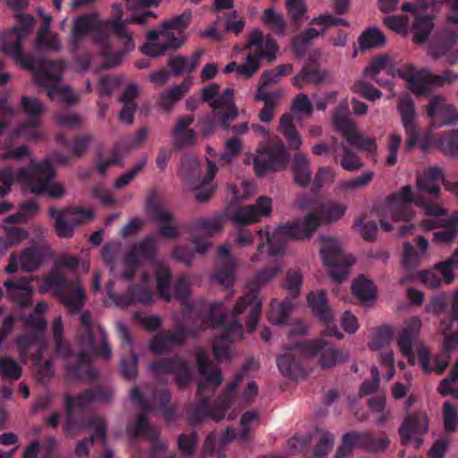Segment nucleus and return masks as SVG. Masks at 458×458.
I'll return each mask as SVG.
<instances>
[{
	"label": "nucleus",
	"mask_w": 458,
	"mask_h": 458,
	"mask_svg": "<svg viewBox=\"0 0 458 458\" xmlns=\"http://www.w3.org/2000/svg\"><path fill=\"white\" fill-rule=\"evenodd\" d=\"M185 318H193L198 330L202 331L208 327L224 328V333L216 337L213 343V352L217 362L229 358L231 343L242 339L243 327L239 316H230L223 301H216L211 305L199 301L187 304L183 309Z\"/></svg>",
	"instance_id": "f257e3e1"
},
{
	"label": "nucleus",
	"mask_w": 458,
	"mask_h": 458,
	"mask_svg": "<svg viewBox=\"0 0 458 458\" xmlns=\"http://www.w3.org/2000/svg\"><path fill=\"white\" fill-rule=\"evenodd\" d=\"M284 348L288 352L277 357L276 365L283 376L292 379H297L305 375L301 358L296 355V352L319 356V364L322 368L334 367L337 363L345 361L348 358L346 353L335 349L330 343L323 338L284 344Z\"/></svg>",
	"instance_id": "f03ea898"
},
{
	"label": "nucleus",
	"mask_w": 458,
	"mask_h": 458,
	"mask_svg": "<svg viewBox=\"0 0 458 458\" xmlns=\"http://www.w3.org/2000/svg\"><path fill=\"white\" fill-rule=\"evenodd\" d=\"M345 211L344 205L334 203L324 207L320 212H313L302 219L279 225L272 236L266 233L269 255L273 257L282 255L287 240L310 239L322 221H336L344 215Z\"/></svg>",
	"instance_id": "7ed1b4c3"
},
{
	"label": "nucleus",
	"mask_w": 458,
	"mask_h": 458,
	"mask_svg": "<svg viewBox=\"0 0 458 458\" xmlns=\"http://www.w3.org/2000/svg\"><path fill=\"white\" fill-rule=\"evenodd\" d=\"M196 362L201 377L197 387L199 402L191 408L189 422L192 426L200 424L206 419L216 421L223 420L227 411H221L216 400L210 403V396L216 393L223 382V376L219 368H213L208 353L203 349L196 352Z\"/></svg>",
	"instance_id": "20e7f679"
},
{
	"label": "nucleus",
	"mask_w": 458,
	"mask_h": 458,
	"mask_svg": "<svg viewBox=\"0 0 458 458\" xmlns=\"http://www.w3.org/2000/svg\"><path fill=\"white\" fill-rule=\"evenodd\" d=\"M24 38H26L19 31L18 27L5 31L2 36L3 51L12 56L21 67L33 72L37 83L47 85L60 80L63 70L66 68V63L63 60L38 61L33 55L24 54Z\"/></svg>",
	"instance_id": "39448f33"
},
{
	"label": "nucleus",
	"mask_w": 458,
	"mask_h": 458,
	"mask_svg": "<svg viewBox=\"0 0 458 458\" xmlns=\"http://www.w3.org/2000/svg\"><path fill=\"white\" fill-rule=\"evenodd\" d=\"M192 13L185 10L161 24L160 30H149L147 33V42L141 51L150 57H157L169 50H177L186 40L185 30L191 24Z\"/></svg>",
	"instance_id": "423d86ee"
},
{
	"label": "nucleus",
	"mask_w": 458,
	"mask_h": 458,
	"mask_svg": "<svg viewBox=\"0 0 458 458\" xmlns=\"http://www.w3.org/2000/svg\"><path fill=\"white\" fill-rule=\"evenodd\" d=\"M64 325L61 318L55 319L53 337L55 353L64 360V369L69 378L91 383L98 377V372L91 367V356L88 352H75L71 344L63 338Z\"/></svg>",
	"instance_id": "0eeeda50"
},
{
	"label": "nucleus",
	"mask_w": 458,
	"mask_h": 458,
	"mask_svg": "<svg viewBox=\"0 0 458 458\" xmlns=\"http://www.w3.org/2000/svg\"><path fill=\"white\" fill-rule=\"evenodd\" d=\"M281 272L282 267L280 266L269 267L259 271L248 281V293L237 301L233 310V316H239L243 313L248 307L250 308L246 321V330L248 333H253L259 322L262 307V301L259 299V291L261 287Z\"/></svg>",
	"instance_id": "6e6552de"
},
{
	"label": "nucleus",
	"mask_w": 458,
	"mask_h": 458,
	"mask_svg": "<svg viewBox=\"0 0 458 458\" xmlns=\"http://www.w3.org/2000/svg\"><path fill=\"white\" fill-rule=\"evenodd\" d=\"M161 0H136L132 8H128L132 12L131 17L123 18L121 4H113V13L114 18L107 21L106 27L114 31L120 39L123 41L125 52L134 49V40L131 34L127 30L126 25L135 23L145 25L150 20L156 19L157 15L149 11L150 6H157Z\"/></svg>",
	"instance_id": "1a4fd4ad"
},
{
	"label": "nucleus",
	"mask_w": 458,
	"mask_h": 458,
	"mask_svg": "<svg viewBox=\"0 0 458 458\" xmlns=\"http://www.w3.org/2000/svg\"><path fill=\"white\" fill-rule=\"evenodd\" d=\"M55 177V172L48 158L34 165L31 169L20 168L17 174V180L27 184L33 194H47L52 199H59L64 195V188L60 184L50 185Z\"/></svg>",
	"instance_id": "9d476101"
},
{
	"label": "nucleus",
	"mask_w": 458,
	"mask_h": 458,
	"mask_svg": "<svg viewBox=\"0 0 458 458\" xmlns=\"http://www.w3.org/2000/svg\"><path fill=\"white\" fill-rule=\"evenodd\" d=\"M114 396V391L104 386H97L84 392L76 394H66L64 397V408L67 418L64 425V432L67 437H73V428H81V423L73 417V413L78 410H85L92 403L99 402L108 403Z\"/></svg>",
	"instance_id": "9b49d317"
},
{
	"label": "nucleus",
	"mask_w": 458,
	"mask_h": 458,
	"mask_svg": "<svg viewBox=\"0 0 458 458\" xmlns=\"http://www.w3.org/2000/svg\"><path fill=\"white\" fill-rule=\"evenodd\" d=\"M81 327L77 332V343L81 351L89 352L91 354L102 355L109 360L112 354L111 347L107 342L106 333L104 328L93 323L89 311H83L80 316Z\"/></svg>",
	"instance_id": "f8f14e48"
},
{
	"label": "nucleus",
	"mask_w": 458,
	"mask_h": 458,
	"mask_svg": "<svg viewBox=\"0 0 458 458\" xmlns=\"http://www.w3.org/2000/svg\"><path fill=\"white\" fill-rule=\"evenodd\" d=\"M398 74L408 82L410 90L418 97L429 94L433 87L451 84L457 79L451 70H446L437 75L426 69L417 71L413 64L398 69Z\"/></svg>",
	"instance_id": "ddd939ff"
},
{
	"label": "nucleus",
	"mask_w": 458,
	"mask_h": 458,
	"mask_svg": "<svg viewBox=\"0 0 458 458\" xmlns=\"http://www.w3.org/2000/svg\"><path fill=\"white\" fill-rule=\"evenodd\" d=\"M44 285L52 290L55 296L72 313H79L85 304L86 293L80 284H72L59 271H51L44 281Z\"/></svg>",
	"instance_id": "4468645a"
},
{
	"label": "nucleus",
	"mask_w": 458,
	"mask_h": 458,
	"mask_svg": "<svg viewBox=\"0 0 458 458\" xmlns=\"http://www.w3.org/2000/svg\"><path fill=\"white\" fill-rule=\"evenodd\" d=\"M332 123L347 143L360 150L374 154L377 148L375 138L365 137L355 128L350 118V110L346 102L340 103L332 114Z\"/></svg>",
	"instance_id": "2eb2a0df"
},
{
	"label": "nucleus",
	"mask_w": 458,
	"mask_h": 458,
	"mask_svg": "<svg viewBox=\"0 0 458 458\" xmlns=\"http://www.w3.org/2000/svg\"><path fill=\"white\" fill-rule=\"evenodd\" d=\"M323 242L320 254L323 264L329 268L330 276L338 284H342L347 277L350 267L355 262L351 255L343 252L338 241L322 236Z\"/></svg>",
	"instance_id": "dca6fc26"
},
{
	"label": "nucleus",
	"mask_w": 458,
	"mask_h": 458,
	"mask_svg": "<svg viewBox=\"0 0 458 458\" xmlns=\"http://www.w3.org/2000/svg\"><path fill=\"white\" fill-rule=\"evenodd\" d=\"M48 216L55 220V231L60 238H72L75 228L90 222L95 216L92 209L80 207H69L62 210L51 207Z\"/></svg>",
	"instance_id": "f3484780"
},
{
	"label": "nucleus",
	"mask_w": 458,
	"mask_h": 458,
	"mask_svg": "<svg viewBox=\"0 0 458 458\" xmlns=\"http://www.w3.org/2000/svg\"><path fill=\"white\" fill-rule=\"evenodd\" d=\"M98 14L96 13H89L78 16L73 21L72 29V38L70 41L71 53H75L80 49L82 39L89 33H96V40L101 43L106 48H108L109 39L106 31L112 30L106 27V22L97 23L96 20Z\"/></svg>",
	"instance_id": "a211bd4d"
},
{
	"label": "nucleus",
	"mask_w": 458,
	"mask_h": 458,
	"mask_svg": "<svg viewBox=\"0 0 458 458\" xmlns=\"http://www.w3.org/2000/svg\"><path fill=\"white\" fill-rule=\"evenodd\" d=\"M149 369L157 380L164 382L166 375H174V382L180 389L186 388L192 381L189 362L179 355L161 358L152 361Z\"/></svg>",
	"instance_id": "6ab92c4d"
},
{
	"label": "nucleus",
	"mask_w": 458,
	"mask_h": 458,
	"mask_svg": "<svg viewBox=\"0 0 458 458\" xmlns=\"http://www.w3.org/2000/svg\"><path fill=\"white\" fill-rule=\"evenodd\" d=\"M290 155L282 141L259 148L254 158V170L259 177L267 172L280 171L286 168Z\"/></svg>",
	"instance_id": "aec40b11"
},
{
	"label": "nucleus",
	"mask_w": 458,
	"mask_h": 458,
	"mask_svg": "<svg viewBox=\"0 0 458 458\" xmlns=\"http://www.w3.org/2000/svg\"><path fill=\"white\" fill-rule=\"evenodd\" d=\"M165 201L156 191L148 193L145 209L148 216L155 221L160 223L158 233L161 236L167 239H176L179 236L178 230L169 223L174 220V215L164 208Z\"/></svg>",
	"instance_id": "412c9836"
},
{
	"label": "nucleus",
	"mask_w": 458,
	"mask_h": 458,
	"mask_svg": "<svg viewBox=\"0 0 458 458\" xmlns=\"http://www.w3.org/2000/svg\"><path fill=\"white\" fill-rule=\"evenodd\" d=\"M307 301L314 315L320 322L327 325V327L322 332V335L334 336L337 339H342L344 335L334 324L335 313L327 303L326 292L319 291L318 293H310L308 294Z\"/></svg>",
	"instance_id": "4be33fe9"
},
{
	"label": "nucleus",
	"mask_w": 458,
	"mask_h": 458,
	"mask_svg": "<svg viewBox=\"0 0 458 458\" xmlns=\"http://www.w3.org/2000/svg\"><path fill=\"white\" fill-rule=\"evenodd\" d=\"M427 114L434 128L458 123V109L454 105L447 103L445 98L440 95H435L429 98Z\"/></svg>",
	"instance_id": "5701e85b"
},
{
	"label": "nucleus",
	"mask_w": 458,
	"mask_h": 458,
	"mask_svg": "<svg viewBox=\"0 0 458 458\" xmlns=\"http://www.w3.org/2000/svg\"><path fill=\"white\" fill-rule=\"evenodd\" d=\"M272 200L267 196L258 198L254 205L240 207L228 214L232 223L246 226L260 220L261 216H268L272 210Z\"/></svg>",
	"instance_id": "b1692460"
},
{
	"label": "nucleus",
	"mask_w": 458,
	"mask_h": 458,
	"mask_svg": "<svg viewBox=\"0 0 458 458\" xmlns=\"http://www.w3.org/2000/svg\"><path fill=\"white\" fill-rule=\"evenodd\" d=\"M397 111L406 133V149L411 151L419 140V129L416 123L415 103L408 94L399 97Z\"/></svg>",
	"instance_id": "393cba45"
},
{
	"label": "nucleus",
	"mask_w": 458,
	"mask_h": 458,
	"mask_svg": "<svg viewBox=\"0 0 458 458\" xmlns=\"http://www.w3.org/2000/svg\"><path fill=\"white\" fill-rule=\"evenodd\" d=\"M415 200L416 197L414 198L411 186L409 184L403 186L398 192L388 196L386 202L394 221L410 222L415 216L411 208Z\"/></svg>",
	"instance_id": "a878e982"
},
{
	"label": "nucleus",
	"mask_w": 458,
	"mask_h": 458,
	"mask_svg": "<svg viewBox=\"0 0 458 458\" xmlns=\"http://www.w3.org/2000/svg\"><path fill=\"white\" fill-rule=\"evenodd\" d=\"M454 269L458 270V247L450 258L436 264L434 269L421 271L420 278L421 282L431 288L439 286L442 280L450 284L454 281Z\"/></svg>",
	"instance_id": "bb28decb"
},
{
	"label": "nucleus",
	"mask_w": 458,
	"mask_h": 458,
	"mask_svg": "<svg viewBox=\"0 0 458 458\" xmlns=\"http://www.w3.org/2000/svg\"><path fill=\"white\" fill-rule=\"evenodd\" d=\"M188 337V333L182 325L164 333H157L149 343V351L160 355L174 345H182Z\"/></svg>",
	"instance_id": "cd10ccee"
},
{
	"label": "nucleus",
	"mask_w": 458,
	"mask_h": 458,
	"mask_svg": "<svg viewBox=\"0 0 458 458\" xmlns=\"http://www.w3.org/2000/svg\"><path fill=\"white\" fill-rule=\"evenodd\" d=\"M30 280L31 277H21L16 280L7 279L4 283L7 297L21 308L31 305L34 288Z\"/></svg>",
	"instance_id": "c85d7f7f"
},
{
	"label": "nucleus",
	"mask_w": 458,
	"mask_h": 458,
	"mask_svg": "<svg viewBox=\"0 0 458 458\" xmlns=\"http://www.w3.org/2000/svg\"><path fill=\"white\" fill-rule=\"evenodd\" d=\"M440 182H445L442 170L437 166L427 168L423 174L417 176L418 195L428 194L432 198H438L441 192Z\"/></svg>",
	"instance_id": "c756f323"
},
{
	"label": "nucleus",
	"mask_w": 458,
	"mask_h": 458,
	"mask_svg": "<svg viewBox=\"0 0 458 458\" xmlns=\"http://www.w3.org/2000/svg\"><path fill=\"white\" fill-rule=\"evenodd\" d=\"M50 255L51 249L48 246L40 243L32 244L21 252V269L25 272L36 271Z\"/></svg>",
	"instance_id": "7c9ffc66"
},
{
	"label": "nucleus",
	"mask_w": 458,
	"mask_h": 458,
	"mask_svg": "<svg viewBox=\"0 0 458 458\" xmlns=\"http://www.w3.org/2000/svg\"><path fill=\"white\" fill-rule=\"evenodd\" d=\"M196 227L206 231V235L195 234L192 237V242L195 245L196 252L199 254L206 253L211 247L209 239L223 229V222L220 217L200 218L196 222Z\"/></svg>",
	"instance_id": "2f4dec72"
},
{
	"label": "nucleus",
	"mask_w": 458,
	"mask_h": 458,
	"mask_svg": "<svg viewBox=\"0 0 458 458\" xmlns=\"http://www.w3.org/2000/svg\"><path fill=\"white\" fill-rule=\"evenodd\" d=\"M421 327L420 320L418 318H409L404 327L399 333L398 346L403 355L408 357L409 361L414 363L412 345L415 342Z\"/></svg>",
	"instance_id": "473e14b6"
},
{
	"label": "nucleus",
	"mask_w": 458,
	"mask_h": 458,
	"mask_svg": "<svg viewBox=\"0 0 458 458\" xmlns=\"http://www.w3.org/2000/svg\"><path fill=\"white\" fill-rule=\"evenodd\" d=\"M193 122L194 118L189 115L178 118L172 131V137L177 148H183L195 144L197 133L193 129L190 128Z\"/></svg>",
	"instance_id": "72a5a7b5"
},
{
	"label": "nucleus",
	"mask_w": 458,
	"mask_h": 458,
	"mask_svg": "<svg viewBox=\"0 0 458 458\" xmlns=\"http://www.w3.org/2000/svg\"><path fill=\"white\" fill-rule=\"evenodd\" d=\"M428 430V417L425 413H413L409 415L399 428L402 443L407 445L411 435H423Z\"/></svg>",
	"instance_id": "f704fd0d"
},
{
	"label": "nucleus",
	"mask_w": 458,
	"mask_h": 458,
	"mask_svg": "<svg viewBox=\"0 0 458 458\" xmlns=\"http://www.w3.org/2000/svg\"><path fill=\"white\" fill-rule=\"evenodd\" d=\"M146 413L141 411L133 420L127 424L126 433L130 441L137 440L142 436L151 440H155L157 437V432L149 425Z\"/></svg>",
	"instance_id": "c9c22d12"
},
{
	"label": "nucleus",
	"mask_w": 458,
	"mask_h": 458,
	"mask_svg": "<svg viewBox=\"0 0 458 458\" xmlns=\"http://www.w3.org/2000/svg\"><path fill=\"white\" fill-rule=\"evenodd\" d=\"M357 439L358 447L362 448L368 453H381L386 451L390 444L387 436L383 433L379 437H376L370 432L354 431Z\"/></svg>",
	"instance_id": "e433bc0d"
},
{
	"label": "nucleus",
	"mask_w": 458,
	"mask_h": 458,
	"mask_svg": "<svg viewBox=\"0 0 458 458\" xmlns=\"http://www.w3.org/2000/svg\"><path fill=\"white\" fill-rule=\"evenodd\" d=\"M153 300V293L148 287L141 284L131 285L127 292L116 298L119 305H131L134 303L150 304Z\"/></svg>",
	"instance_id": "4c0bfd02"
},
{
	"label": "nucleus",
	"mask_w": 458,
	"mask_h": 458,
	"mask_svg": "<svg viewBox=\"0 0 458 458\" xmlns=\"http://www.w3.org/2000/svg\"><path fill=\"white\" fill-rule=\"evenodd\" d=\"M332 153L335 161L339 163L344 170L353 172L360 169L363 165L360 157L344 143L333 148Z\"/></svg>",
	"instance_id": "58836bf2"
},
{
	"label": "nucleus",
	"mask_w": 458,
	"mask_h": 458,
	"mask_svg": "<svg viewBox=\"0 0 458 458\" xmlns=\"http://www.w3.org/2000/svg\"><path fill=\"white\" fill-rule=\"evenodd\" d=\"M208 173L202 182L195 190V198L199 202L208 201L214 194L216 186L213 180L217 173V166L213 161L207 159Z\"/></svg>",
	"instance_id": "ea45409f"
},
{
	"label": "nucleus",
	"mask_w": 458,
	"mask_h": 458,
	"mask_svg": "<svg viewBox=\"0 0 458 458\" xmlns=\"http://www.w3.org/2000/svg\"><path fill=\"white\" fill-rule=\"evenodd\" d=\"M35 47L38 50H46L57 53L61 50L62 45L59 36L48 30V26H41L37 32Z\"/></svg>",
	"instance_id": "a19ab883"
},
{
	"label": "nucleus",
	"mask_w": 458,
	"mask_h": 458,
	"mask_svg": "<svg viewBox=\"0 0 458 458\" xmlns=\"http://www.w3.org/2000/svg\"><path fill=\"white\" fill-rule=\"evenodd\" d=\"M233 89H226L220 96L210 102V106L213 108L214 113H218L220 115L233 114V121L239 114L238 107L233 102Z\"/></svg>",
	"instance_id": "79ce46f5"
},
{
	"label": "nucleus",
	"mask_w": 458,
	"mask_h": 458,
	"mask_svg": "<svg viewBox=\"0 0 458 458\" xmlns=\"http://www.w3.org/2000/svg\"><path fill=\"white\" fill-rule=\"evenodd\" d=\"M21 105L23 111L29 116V120L24 123L26 127L37 128L39 126V116L44 112V106L36 98L22 96Z\"/></svg>",
	"instance_id": "37998d69"
},
{
	"label": "nucleus",
	"mask_w": 458,
	"mask_h": 458,
	"mask_svg": "<svg viewBox=\"0 0 458 458\" xmlns=\"http://www.w3.org/2000/svg\"><path fill=\"white\" fill-rule=\"evenodd\" d=\"M157 252V238L154 235H149L139 242L135 243L133 247L127 253H133L135 258L140 263L141 261H151L155 259Z\"/></svg>",
	"instance_id": "c03bdc74"
},
{
	"label": "nucleus",
	"mask_w": 458,
	"mask_h": 458,
	"mask_svg": "<svg viewBox=\"0 0 458 458\" xmlns=\"http://www.w3.org/2000/svg\"><path fill=\"white\" fill-rule=\"evenodd\" d=\"M233 114H223L220 115L218 113L211 112L207 114L201 121V131L205 137L209 136L213 133L216 126L222 127L225 130H229L230 123L233 122Z\"/></svg>",
	"instance_id": "a18cd8bd"
},
{
	"label": "nucleus",
	"mask_w": 458,
	"mask_h": 458,
	"mask_svg": "<svg viewBox=\"0 0 458 458\" xmlns=\"http://www.w3.org/2000/svg\"><path fill=\"white\" fill-rule=\"evenodd\" d=\"M327 76L324 71H320L310 66H304L301 72L293 79V85L298 89H302L307 83L320 84Z\"/></svg>",
	"instance_id": "49530a36"
},
{
	"label": "nucleus",
	"mask_w": 458,
	"mask_h": 458,
	"mask_svg": "<svg viewBox=\"0 0 458 458\" xmlns=\"http://www.w3.org/2000/svg\"><path fill=\"white\" fill-rule=\"evenodd\" d=\"M292 170L293 172L294 181L297 184L302 187L310 184L311 172L305 155L301 153L295 154L292 164Z\"/></svg>",
	"instance_id": "de8ad7c7"
},
{
	"label": "nucleus",
	"mask_w": 458,
	"mask_h": 458,
	"mask_svg": "<svg viewBox=\"0 0 458 458\" xmlns=\"http://www.w3.org/2000/svg\"><path fill=\"white\" fill-rule=\"evenodd\" d=\"M433 19L434 15H425L415 19L412 26L414 34L412 40L415 44L421 45L428 40L434 28Z\"/></svg>",
	"instance_id": "09e8293b"
},
{
	"label": "nucleus",
	"mask_w": 458,
	"mask_h": 458,
	"mask_svg": "<svg viewBox=\"0 0 458 458\" xmlns=\"http://www.w3.org/2000/svg\"><path fill=\"white\" fill-rule=\"evenodd\" d=\"M353 294L360 301H369L376 298V287L372 281L364 276H359L352 284Z\"/></svg>",
	"instance_id": "8fccbe9b"
},
{
	"label": "nucleus",
	"mask_w": 458,
	"mask_h": 458,
	"mask_svg": "<svg viewBox=\"0 0 458 458\" xmlns=\"http://www.w3.org/2000/svg\"><path fill=\"white\" fill-rule=\"evenodd\" d=\"M64 71V69L63 70ZM64 72H62V74ZM63 77L55 81H51L47 85L38 83L40 86L47 88V96L52 99H57L69 105H74L78 102V98L72 93V91L67 88H56L55 83L61 81Z\"/></svg>",
	"instance_id": "3c124183"
},
{
	"label": "nucleus",
	"mask_w": 458,
	"mask_h": 458,
	"mask_svg": "<svg viewBox=\"0 0 458 458\" xmlns=\"http://www.w3.org/2000/svg\"><path fill=\"white\" fill-rule=\"evenodd\" d=\"M388 62L389 57L386 55L373 58L364 71L365 75L370 76L372 81L382 87L389 86L390 82L387 80L377 78L379 72L386 68Z\"/></svg>",
	"instance_id": "603ef678"
},
{
	"label": "nucleus",
	"mask_w": 458,
	"mask_h": 458,
	"mask_svg": "<svg viewBox=\"0 0 458 458\" xmlns=\"http://www.w3.org/2000/svg\"><path fill=\"white\" fill-rule=\"evenodd\" d=\"M22 374L21 366L11 356H0V375L7 380H18Z\"/></svg>",
	"instance_id": "864d4df0"
},
{
	"label": "nucleus",
	"mask_w": 458,
	"mask_h": 458,
	"mask_svg": "<svg viewBox=\"0 0 458 458\" xmlns=\"http://www.w3.org/2000/svg\"><path fill=\"white\" fill-rule=\"evenodd\" d=\"M243 378V373L237 372L234 379L226 385L225 391L217 397V405L221 407L222 412L227 411L233 403L234 398L233 394L236 391Z\"/></svg>",
	"instance_id": "5fc2aeb1"
},
{
	"label": "nucleus",
	"mask_w": 458,
	"mask_h": 458,
	"mask_svg": "<svg viewBox=\"0 0 458 458\" xmlns=\"http://www.w3.org/2000/svg\"><path fill=\"white\" fill-rule=\"evenodd\" d=\"M385 42L386 37L377 28L367 29L359 38L361 50L380 47Z\"/></svg>",
	"instance_id": "6e6d98bb"
},
{
	"label": "nucleus",
	"mask_w": 458,
	"mask_h": 458,
	"mask_svg": "<svg viewBox=\"0 0 458 458\" xmlns=\"http://www.w3.org/2000/svg\"><path fill=\"white\" fill-rule=\"evenodd\" d=\"M172 274L168 267H159L156 271L157 290L161 298L169 301L171 300L170 284Z\"/></svg>",
	"instance_id": "4d7b16f0"
},
{
	"label": "nucleus",
	"mask_w": 458,
	"mask_h": 458,
	"mask_svg": "<svg viewBox=\"0 0 458 458\" xmlns=\"http://www.w3.org/2000/svg\"><path fill=\"white\" fill-rule=\"evenodd\" d=\"M223 267L217 269L213 274V280L225 288L233 286L234 284V270L236 262L229 260L228 264H222Z\"/></svg>",
	"instance_id": "13d9d810"
},
{
	"label": "nucleus",
	"mask_w": 458,
	"mask_h": 458,
	"mask_svg": "<svg viewBox=\"0 0 458 458\" xmlns=\"http://www.w3.org/2000/svg\"><path fill=\"white\" fill-rule=\"evenodd\" d=\"M392 336L393 330L391 327L383 325L374 333L369 346L372 350H379L390 343Z\"/></svg>",
	"instance_id": "bf43d9fd"
},
{
	"label": "nucleus",
	"mask_w": 458,
	"mask_h": 458,
	"mask_svg": "<svg viewBox=\"0 0 458 458\" xmlns=\"http://www.w3.org/2000/svg\"><path fill=\"white\" fill-rule=\"evenodd\" d=\"M261 20L265 25L275 30L276 33L284 34L286 26L285 21L280 13H276L274 8L266 9Z\"/></svg>",
	"instance_id": "052dcab7"
},
{
	"label": "nucleus",
	"mask_w": 458,
	"mask_h": 458,
	"mask_svg": "<svg viewBox=\"0 0 458 458\" xmlns=\"http://www.w3.org/2000/svg\"><path fill=\"white\" fill-rule=\"evenodd\" d=\"M415 205L424 209L428 216L438 218L447 214V209L439 206L438 203L427 199L423 195H417Z\"/></svg>",
	"instance_id": "680f3d73"
},
{
	"label": "nucleus",
	"mask_w": 458,
	"mask_h": 458,
	"mask_svg": "<svg viewBox=\"0 0 458 458\" xmlns=\"http://www.w3.org/2000/svg\"><path fill=\"white\" fill-rule=\"evenodd\" d=\"M443 422L447 433H453L458 427V411L448 401L443 404Z\"/></svg>",
	"instance_id": "e2e57ef3"
},
{
	"label": "nucleus",
	"mask_w": 458,
	"mask_h": 458,
	"mask_svg": "<svg viewBox=\"0 0 458 458\" xmlns=\"http://www.w3.org/2000/svg\"><path fill=\"white\" fill-rule=\"evenodd\" d=\"M366 216H360L354 221V226L360 229L362 238L367 242H373L378 232L377 225L375 221L365 222Z\"/></svg>",
	"instance_id": "0e129e2a"
},
{
	"label": "nucleus",
	"mask_w": 458,
	"mask_h": 458,
	"mask_svg": "<svg viewBox=\"0 0 458 458\" xmlns=\"http://www.w3.org/2000/svg\"><path fill=\"white\" fill-rule=\"evenodd\" d=\"M291 312V305L282 301L276 308H272L268 314V319L273 325H284L287 323Z\"/></svg>",
	"instance_id": "69168bd1"
},
{
	"label": "nucleus",
	"mask_w": 458,
	"mask_h": 458,
	"mask_svg": "<svg viewBox=\"0 0 458 458\" xmlns=\"http://www.w3.org/2000/svg\"><path fill=\"white\" fill-rule=\"evenodd\" d=\"M121 373L128 380L134 379L138 375V356L135 352H130L128 357L121 360Z\"/></svg>",
	"instance_id": "338daca9"
},
{
	"label": "nucleus",
	"mask_w": 458,
	"mask_h": 458,
	"mask_svg": "<svg viewBox=\"0 0 458 458\" xmlns=\"http://www.w3.org/2000/svg\"><path fill=\"white\" fill-rule=\"evenodd\" d=\"M451 302L452 299L447 293H440L430 300L426 306V310L435 315H440L446 311Z\"/></svg>",
	"instance_id": "774afa93"
}]
</instances>
